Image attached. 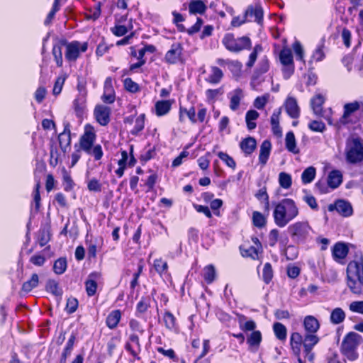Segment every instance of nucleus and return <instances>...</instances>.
<instances>
[{
    "instance_id": "1a4fd4ad",
    "label": "nucleus",
    "mask_w": 363,
    "mask_h": 363,
    "mask_svg": "<svg viewBox=\"0 0 363 363\" xmlns=\"http://www.w3.org/2000/svg\"><path fill=\"white\" fill-rule=\"evenodd\" d=\"M96 121L101 125H106L110 121L111 108L104 105H97L94 111Z\"/></svg>"
},
{
    "instance_id": "13d9d810",
    "label": "nucleus",
    "mask_w": 363,
    "mask_h": 363,
    "mask_svg": "<svg viewBox=\"0 0 363 363\" xmlns=\"http://www.w3.org/2000/svg\"><path fill=\"white\" fill-rule=\"evenodd\" d=\"M59 1L60 0H55L52 10L48 14L47 18L45 20V25H49L51 23L56 12L60 9Z\"/></svg>"
},
{
    "instance_id": "4be33fe9",
    "label": "nucleus",
    "mask_w": 363,
    "mask_h": 363,
    "mask_svg": "<svg viewBox=\"0 0 363 363\" xmlns=\"http://www.w3.org/2000/svg\"><path fill=\"white\" fill-rule=\"evenodd\" d=\"M348 253L347 246L342 242L336 243L333 249V256L335 260L344 259Z\"/></svg>"
},
{
    "instance_id": "7c9ffc66",
    "label": "nucleus",
    "mask_w": 363,
    "mask_h": 363,
    "mask_svg": "<svg viewBox=\"0 0 363 363\" xmlns=\"http://www.w3.org/2000/svg\"><path fill=\"white\" fill-rule=\"evenodd\" d=\"M279 60L284 66L293 65L292 52L289 48H284L279 53Z\"/></svg>"
},
{
    "instance_id": "2eb2a0df",
    "label": "nucleus",
    "mask_w": 363,
    "mask_h": 363,
    "mask_svg": "<svg viewBox=\"0 0 363 363\" xmlns=\"http://www.w3.org/2000/svg\"><path fill=\"white\" fill-rule=\"evenodd\" d=\"M302 345H303V336L299 333H292L290 336V345L295 356L300 355Z\"/></svg>"
},
{
    "instance_id": "8fccbe9b",
    "label": "nucleus",
    "mask_w": 363,
    "mask_h": 363,
    "mask_svg": "<svg viewBox=\"0 0 363 363\" xmlns=\"http://www.w3.org/2000/svg\"><path fill=\"white\" fill-rule=\"evenodd\" d=\"M144 125L145 115L142 114L136 118L134 128L131 130V134L135 135H138L144 128Z\"/></svg>"
},
{
    "instance_id": "09e8293b",
    "label": "nucleus",
    "mask_w": 363,
    "mask_h": 363,
    "mask_svg": "<svg viewBox=\"0 0 363 363\" xmlns=\"http://www.w3.org/2000/svg\"><path fill=\"white\" fill-rule=\"evenodd\" d=\"M185 113L189 120L195 123L196 122V111L194 107H191L189 110L184 108H180V114H179V120L181 121H183V114Z\"/></svg>"
},
{
    "instance_id": "4d7b16f0",
    "label": "nucleus",
    "mask_w": 363,
    "mask_h": 363,
    "mask_svg": "<svg viewBox=\"0 0 363 363\" xmlns=\"http://www.w3.org/2000/svg\"><path fill=\"white\" fill-rule=\"evenodd\" d=\"M124 86L125 89L131 93H136L139 91V86L130 78H126L124 80Z\"/></svg>"
},
{
    "instance_id": "864d4df0",
    "label": "nucleus",
    "mask_w": 363,
    "mask_h": 363,
    "mask_svg": "<svg viewBox=\"0 0 363 363\" xmlns=\"http://www.w3.org/2000/svg\"><path fill=\"white\" fill-rule=\"evenodd\" d=\"M46 289L47 291L56 296H60L62 294V289L59 288L58 284L55 281H49L46 285Z\"/></svg>"
},
{
    "instance_id": "680f3d73",
    "label": "nucleus",
    "mask_w": 363,
    "mask_h": 363,
    "mask_svg": "<svg viewBox=\"0 0 363 363\" xmlns=\"http://www.w3.org/2000/svg\"><path fill=\"white\" fill-rule=\"evenodd\" d=\"M78 307V301L75 298H69L67 301L66 311L71 314L76 311Z\"/></svg>"
},
{
    "instance_id": "338daca9",
    "label": "nucleus",
    "mask_w": 363,
    "mask_h": 363,
    "mask_svg": "<svg viewBox=\"0 0 363 363\" xmlns=\"http://www.w3.org/2000/svg\"><path fill=\"white\" fill-rule=\"evenodd\" d=\"M293 49L298 60H303V49L301 44L298 41H296L293 44Z\"/></svg>"
},
{
    "instance_id": "58836bf2",
    "label": "nucleus",
    "mask_w": 363,
    "mask_h": 363,
    "mask_svg": "<svg viewBox=\"0 0 363 363\" xmlns=\"http://www.w3.org/2000/svg\"><path fill=\"white\" fill-rule=\"evenodd\" d=\"M39 282L37 274H33L30 280L24 282L22 285V291L26 293L30 292L33 289L35 288Z\"/></svg>"
},
{
    "instance_id": "f8f14e48",
    "label": "nucleus",
    "mask_w": 363,
    "mask_h": 363,
    "mask_svg": "<svg viewBox=\"0 0 363 363\" xmlns=\"http://www.w3.org/2000/svg\"><path fill=\"white\" fill-rule=\"evenodd\" d=\"M244 14L247 18L254 17V21L259 25H262L263 23V10L259 4L248 6Z\"/></svg>"
},
{
    "instance_id": "6e6552de",
    "label": "nucleus",
    "mask_w": 363,
    "mask_h": 363,
    "mask_svg": "<svg viewBox=\"0 0 363 363\" xmlns=\"http://www.w3.org/2000/svg\"><path fill=\"white\" fill-rule=\"evenodd\" d=\"M96 140V134L91 127H86L85 133L80 139L81 148L87 154H91V147Z\"/></svg>"
},
{
    "instance_id": "39448f33",
    "label": "nucleus",
    "mask_w": 363,
    "mask_h": 363,
    "mask_svg": "<svg viewBox=\"0 0 363 363\" xmlns=\"http://www.w3.org/2000/svg\"><path fill=\"white\" fill-rule=\"evenodd\" d=\"M288 230L294 241L303 243L309 236L311 228L308 222L298 221L290 225Z\"/></svg>"
},
{
    "instance_id": "bf43d9fd",
    "label": "nucleus",
    "mask_w": 363,
    "mask_h": 363,
    "mask_svg": "<svg viewBox=\"0 0 363 363\" xmlns=\"http://www.w3.org/2000/svg\"><path fill=\"white\" fill-rule=\"evenodd\" d=\"M308 128L315 132H323L325 129V125L320 121H313L308 124Z\"/></svg>"
},
{
    "instance_id": "5701e85b",
    "label": "nucleus",
    "mask_w": 363,
    "mask_h": 363,
    "mask_svg": "<svg viewBox=\"0 0 363 363\" xmlns=\"http://www.w3.org/2000/svg\"><path fill=\"white\" fill-rule=\"evenodd\" d=\"M207 9V6L201 0H193L189 4V13L192 14H203Z\"/></svg>"
},
{
    "instance_id": "a18cd8bd",
    "label": "nucleus",
    "mask_w": 363,
    "mask_h": 363,
    "mask_svg": "<svg viewBox=\"0 0 363 363\" xmlns=\"http://www.w3.org/2000/svg\"><path fill=\"white\" fill-rule=\"evenodd\" d=\"M203 277L208 284L212 283L216 277V269L212 265H208L204 268Z\"/></svg>"
},
{
    "instance_id": "e2e57ef3",
    "label": "nucleus",
    "mask_w": 363,
    "mask_h": 363,
    "mask_svg": "<svg viewBox=\"0 0 363 363\" xmlns=\"http://www.w3.org/2000/svg\"><path fill=\"white\" fill-rule=\"evenodd\" d=\"M86 291L89 296H92L95 294L97 289V284L94 280H87L86 281Z\"/></svg>"
},
{
    "instance_id": "f03ea898",
    "label": "nucleus",
    "mask_w": 363,
    "mask_h": 363,
    "mask_svg": "<svg viewBox=\"0 0 363 363\" xmlns=\"http://www.w3.org/2000/svg\"><path fill=\"white\" fill-rule=\"evenodd\" d=\"M363 342V338L355 332L348 333L343 338L340 346L342 354L350 361L358 358L357 348Z\"/></svg>"
},
{
    "instance_id": "393cba45",
    "label": "nucleus",
    "mask_w": 363,
    "mask_h": 363,
    "mask_svg": "<svg viewBox=\"0 0 363 363\" xmlns=\"http://www.w3.org/2000/svg\"><path fill=\"white\" fill-rule=\"evenodd\" d=\"M121 318V313L119 310H115L111 312L106 318V325L110 329L116 328Z\"/></svg>"
},
{
    "instance_id": "5fc2aeb1",
    "label": "nucleus",
    "mask_w": 363,
    "mask_h": 363,
    "mask_svg": "<svg viewBox=\"0 0 363 363\" xmlns=\"http://www.w3.org/2000/svg\"><path fill=\"white\" fill-rule=\"evenodd\" d=\"M218 156L222 161H223L226 164L228 167L232 168L233 169L235 168L236 163L235 160L232 157L228 155L227 153L219 152L218 153Z\"/></svg>"
},
{
    "instance_id": "cd10ccee",
    "label": "nucleus",
    "mask_w": 363,
    "mask_h": 363,
    "mask_svg": "<svg viewBox=\"0 0 363 363\" xmlns=\"http://www.w3.org/2000/svg\"><path fill=\"white\" fill-rule=\"evenodd\" d=\"M325 101V98L321 94H317L311 100V105L315 114L321 115L322 106Z\"/></svg>"
},
{
    "instance_id": "a211bd4d",
    "label": "nucleus",
    "mask_w": 363,
    "mask_h": 363,
    "mask_svg": "<svg viewBox=\"0 0 363 363\" xmlns=\"http://www.w3.org/2000/svg\"><path fill=\"white\" fill-rule=\"evenodd\" d=\"M303 326L308 333L315 334L320 328V323L314 316L307 315L303 320Z\"/></svg>"
},
{
    "instance_id": "052dcab7",
    "label": "nucleus",
    "mask_w": 363,
    "mask_h": 363,
    "mask_svg": "<svg viewBox=\"0 0 363 363\" xmlns=\"http://www.w3.org/2000/svg\"><path fill=\"white\" fill-rule=\"evenodd\" d=\"M167 263L162 259H157L154 261V268L160 274L167 269Z\"/></svg>"
},
{
    "instance_id": "3c124183",
    "label": "nucleus",
    "mask_w": 363,
    "mask_h": 363,
    "mask_svg": "<svg viewBox=\"0 0 363 363\" xmlns=\"http://www.w3.org/2000/svg\"><path fill=\"white\" fill-rule=\"evenodd\" d=\"M252 221L254 225L258 228H262L266 224V218L261 213L258 211L253 212Z\"/></svg>"
},
{
    "instance_id": "2f4dec72",
    "label": "nucleus",
    "mask_w": 363,
    "mask_h": 363,
    "mask_svg": "<svg viewBox=\"0 0 363 363\" xmlns=\"http://www.w3.org/2000/svg\"><path fill=\"white\" fill-rule=\"evenodd\" d=\"M103 244V239L101 238H95L94 240H90L88 247V256L89 258H95L96 257L97 248L101 247Z\"/></svg>"
},
{
    "instance_id": "e433bc0d",
    "label": "nucleus",
    "mask_w": 363,
    "mask_h": 363,
    "mask_svg": "<svg viewBox=\"0 0 363 363\" xmlns=\"http://www.w3.org/2000/svg\"><path fill=\"white\" fill-rule=\"evenodd\" d=\"M50 230L49 228H40L38 231V240L40 247L45 246L50 240Z\"/></svg>"
},
{
    "instance_id": "c03bdc74",
    "label": "nucleus",
    "mask_w": 363,
    "mask_h": 363,
    "mask_svg": "<svg viewBox=\"0 0 363 363\" xmlns=\"http://www.w3.org/2000/svg\"><path fill=\"white\" fill-rule=\"evenodd\" d=\"M262 51V47L260 44H257L254 47L252 52L249 56V60L247 61L246 66L251 68L254 66L255 61L257 58V54Z\"/></svg>"
},
{
    "instance_id": "0eeeda50",
    "label": "nucleus",
    "mask_w": 363,
    "mask_h": 363,
    "mask_svg": "<svg viewBox=\"0 0 363 363\" xmlns=\"http://www.w3.org/2000/svg\"><path fill=\"white\" fill-rule=\"evenodd\" d=\"M347 277V279L363 278V257L362 255L348 264Z\"/></svg>"
},
{
    "instance_id": "9b49d317",
    "label": "nucleus",
    "mask_w": 363,
    "mask_h": 363,
    "mask_svg": "<svg viewBox=\"0 0 363 363\" xmlns=\"http://www.w3.org/2000/svg\"><path fill=\"white\" fill-rule=\"evenodd\" d=\"M262 336L259 330L253 331L247 335V343L249 345L248 350L252 352L258 351L262 342Z\"/></svg>"
},
{
    "instance_id": "79ce46f5",
    "label": "nucleus",
    "mask_w": 363,
    "mask_h": 363,
    "mask_svg": "<svg viewBox=\"0 0 363 363\" xmlns=\"http://www.w3.org/2000/svg\"><path fill=\"white\" fill-rule=\"evenodd\" d=\"M62 180H63V185H64V189L66 191H71L74 185V183L69 174V173L66 170L65 168L62 169Z\"/></svg>"
},
{
    "instance_id": "b1692460",
    "label": "nucleus",
    "mask_w": 363,
    "mask_h": 363,
    "mask_svg": "<svg viewBox=\"0 0 363 363\" xmlns=\"http://www.w3.org/2000/svg\"><path fill=\"white\" fill-rule=\"evenodd\" d=\"M59 143L61 147L68 146L71 142L70 125L69 123H64V130L58 136Z\"/></svg>"
},
{
    "instance_id": "20e7f679",
    "label": "nucleus",
    "mask_w": 363,
    "mask_h": 363,
    "mask_svg": "<svg viewBox=\"0 0 363 363\" xmlns=\"http://www.w3.org/2000/svg\"><path fill=\"white\" fill-rule=\"evenodd\" d=\"M223 44L230 52H239L243 50H250L252 47L251 40L247 36L235 38L230 33L226 34L223 38Z\"/></svg>"
},
{
    "instance_id": "aec40b11",
    "label": "nucleus",
    "mask_w": 363,
    "mask_h": 363,
    "mask_svg": "<svg viewBox=\"0 0 363 363\" xmlns=\"http://www.w3.org/2000/svg\"><path fill=\"white\" fill-rule=\"evenodd\" d=\"M66 40H60L52 48V55L56 62L57 66L60 67L62 66V47L65 46Z\"/></svg>"
},
{
    "instance_id": "f257e3e1",
    "label": "nucleus",
    "mask_w": 363,
    "mask_h": 363,
    "mask_svg": "<svg viewBox=\"0 0 363 363\" xmlns=\"http://www.w3.org/2000/svg\"><path fill=\"white\" fill-rule=\"evenodd\" d=\"M298 215V208L291 199H284L275 206L273 217L279 228L285 227Z\"/></svg>"
},
{
    "instance_id": "69168bd1",
    "label": "nucleus",
    "mask_w": 363,
    "mask_h": 363,
    "mask_svg": "<svg viewBox=\"0 0 363 363\" xmlns=\"http://www.w3.org/2000/svg\"><path fill=\"white\" fill-rule=\"evenodd\" d=\"M210 155V152H206L204 156H202L198 159V164L201 169L206 170L208 168L210 164L208 157Z\"/></svg>"
},
{
    "instance_id": "473e14b6",
    "label": "nucleus",
    "mask_w": 363,
    "mask_h": 363,
    "mask_svg": "<svg viewBox=\"0 0 363 363\" xmlns=\"http://www.w3.org/2000/svg\"><path fill=\"white\" fill-rule=\"evenodd\" d=\"M285 142L286 147L289 152L294 154L299 152V150L296 147L295 135L293 132L290 131L286 133Z\"/></svg>"
},
{
    "instance_id": "603ef678",
    "label": "nucleus",
    "mask_w": 363,
    "mask_h": 363,
    "mask_svg": "<svg viewBox=\"0 0 363 363\" xmlns=\"http://www.w3.org/2000/svg\"><path fill=\"white\" fill-rule=\"evenodd\" d=\"M163 320L167 328L173 329L176 324V319L174 315L169 311H166L164 314Z\"/></svg>"
},
{
    "instance_id": "bb28decb",
    "label": "nucleus",
    "mask_w": 363,
    "mask_h": 363,
    "mask_svg": "<svg viewBox=\"0 0 363 363\" xmlns=\"http://www.w3.org/2000/svg\"><path fill=\"white\" fill-rule=\"evenodd\" d=\"M320 339L315 334L307 333L303 337V350H312Z\"/></svg>"
},
{
    "instance_id": "6ab92c4d",
    "label": "nucleus",
    "mask_w": 363,
    "mask_h": 363,
    "mask_svg": "<svg viewBox=\"0 0 363 363\" xmlns=\"http://www.w3.org/2000/svg\"><path fill=\"white\" fill-rule=\"evenodd\" d=\"M328 185L331 189L337 188L342 182V174L340 170L331 171L327 179Z\"/></svg>"
},
{
    "instance_id": "49530a36",
    "label": "nucleus",
    "mask_w": 363,
    "mask_h": 363,
    "mask_svg": "<svg viewBox=\"0 0 363 363\" xmlns=\"http://www.w3.org/2000/svg\"><path fill=\"white\" fill-rule=\"evenodd\" d=\"M279 185L284 189H289L291 186V177L286 172H281L279 174Z\"/></svg>"
},
{
    "instance_id": "0e129e2a",
    "label": "nucleus",
    "mask_w": 363,
    "mask_h": 363,
    "mask_svg": "<svg viewBox=\"0 0 363 363\" xmlns=\"http://www.w3.org/2000/svg\"><path fill=\"white\" fill-rule=\"evenodd\" d=\"M65 78L62 77H59L55 81L54 84L52 93L54 95H58L61 93L63 84L65 83Z\"/></svg>"
},
{
    "instance_id": "ddd939ff",
    "label": "nucleus",
    "mask_w": 363,
    "mask_h": 363,
    "mask_svg": "<svg viewBox=\"0 0 363 363\" xmlns=\"http://www.w3.org/2000/svg\"><path fill=\"white\" fill-rule=\"evenodd\" d=\"M335 209L340 215L345 217L350 216L352 214L353 210L351 204L344 200H338L334 206H329V211Z\"/></svg>"
},
{
    "instance_id": "f3484780",
    "label": "nucleus",
    "mask_w": 363,
    "mask_h": 363,
    "mask_svg": "<svg viewBox=\"0 0 363 363\" xmlns=\"http://www.w3.org/2000/svg\"><path fill=\"white\" fill-rule=\"evenodd\" d=\"M240 147L245 155H250L257 147V141L253 137L249 136L240 142Z\"/></svg>"
},
{
    "instance_id": "4c0bfd02",
    "label": "nucleus",
    "mask_w": 363,
    "mask_h": 363,
    "mask_svg": "<svg viewBox=\"0 0 363 363\" xmlns=\"http://www.w3.org/2000/svg\"><path fill=\"white\" fill-rule=\"evenodd\" d=\"M74 341L75 335H72L67 342L66 347L63 352L62 353V356L60 361V363H66L67 358L71 354V352L73 349Z\"/></svg>"
},
{
    "instance_id": "de8ad7c7",
    "label": "nucleus",
    "mask_w": 363,
    "mask_h": 363,
    "mask_svg": "<svg viewBox=\"0 0 363 363\" xmlns=\"http://www.w3.org/2000/svg\"><path fill=\"white\" fill-rule=\"evenodd\" d=\"M273 270L270 263L267 262L264 265L262 271V279L265 284H268L272 279Z\"/></svg>"
},
{
    "instance_id": "412c9836",
    "label": "nucleus",
    "mask_w": 363,
    "mask_h": 363,
    "mask_svg": "<svg viewBox=\"0 0 363 363\" xmlns=\"http://www.w3.org/2000/svg\"><path fill=\"white\" fill-rule=\"evenodd\" d=\"M360 103L358 101H354L352 103H348L344 106V113L340 118L342 123H347V118L354 112L360 108Z\"/></svg>"
},
{
    "instance_id": "6e6d98bb",
    "label": "nucleus",
    "mask_w": 363,
    "mask_h": 363,
    "mask_svg": "<svg viewBox=\"0 0 363 363\" xmlns=\"http://www.w3.org/2000/svg\"><path fill=\"white\" fill-rule=\"evenodd\" d=\"M239 327H240V330L245 333L250 332V331L252 333L253 331H256L255 328L257 327V325L254 320H250L246 321L245 323H242V321H240Z\"/></svg>"
},
{
    "instance_id": "c85d7f7f",
    "label": "nucleus",
    "mask_w": 363,
    "mask_h": 363,
    "mask_svg": "<svg viewBox=\"0 0 363 363\" xmlns=\"http://www.w3.org/2000/svg\"><path fill=\"white\" fill-rule=\"evenodd\" d=\"M346 315L341 308H335L330 313V320L334 325L342 323L345 319Z\"/></svg>"
},
{
    "instance_id": "423d86ee",
    "label": "nucleus",
    "mask_w": 363,
    "mask_h": 363,
    "mask_svg": "<svg viewBox=\"0 0 363 363\" xmlns=\"http://www.w3.org/2000/svg\"><path fill=\"white\" fill-rule=\"evenodd\" d=\"M65 58L69 62H74L79 57L80 52H84L88 48L86 42L80 43L74 40L71 43L66 41Z\"/></svg>"
},
{
    "instance_id": "f704fd0d",
    "label": "nucleus",
    "mask_w": 363,
    "mask_h": 363,
    "mask_svg": "<svg viewBox=\"0 0 363 363\" xmlns=\"http://www.w3.org/2000/svg\"><path fill=\"white\" fill-rule=\"evenodd\" d=\"M211 74L206 79V81L211 84H218L223 78V73L218 67H211Z\"/></svg>"
},
{
    "instance_id": "72a5a7b5",
    "label": "nucleus",
    "mask_w": 363,
    "mask_h": 363,
    "mask_svg": "<svg viewBox=\"0 0 363 363\" xmlns=\"http://www.w3.org/2000/svg\"><path fill=\"white\" fill-rule=\"evenodd\" d=\"M273 331L276 337L280 341H284L286 339L287 330L284 325L277 322L273 324Z\"/></svg>"
},
{
    "instance_id": "a878e982",
    "label": "nucleus",
    "mask_w": 363,
    "mask_h": 363,
    "mask_svg": "<svg viewBox=\"0 0 363 363\" xmlns=\"http://www.w3.org/2000/svg\"><path fill=\"white\" fill-rule=\"evenodd\" d=\"M347 286L355 294L363 293V278L347 279Z\"/></svg>"
},
{
    "instance_id": "774afa93",
    "label": "nucleus",
    "mask_w": 363,
    "mask_h": 363,
    "mask_svg": "<svg viewBox=\"0 0 363 363\" xmlns=\"http://www.w3.org/2000/svg\"><path fill=\"white\" fill-rule=\"evenodd\" d=\"M350 309L352 312L363 314V301L352 302L350 305Z\"/></svg>"
},
{
    "instance_id": "c9c22d12",
    "label": "nucleus",
    "mask_w": 363,
    "mask_h": 363,
    "mask_svg": "<svg viewBox=\"0 0 363 363\" xmlns=\"http://www.w3.org/2000/svg\"><path fill=\"white\" fill-rule=\"evenodd\" d=\"M171 108V103L169 101H159L155 104L156 114L162 116L167 114Z\"/></svg>"
},
{
    "instance_id": "9d476101",
    "label": "nucleus",
    "mask_w": 363,
    "mask_h": 363,
    "mask_svg": "<svg viewBox=\"0 0 363 363\" xmlns=\"http://www.w3.org/2000/svg\"><path fill=\"white\" fill-rule=\"evenodd\" d=\"M182 47L180 43H174L172 45L164 57V60L168 64H176L180 61L182 53Z\"/></svg>"
},
{
    "instance_id": "37998d69",
    "label": "nucleus",
    "mask_w": 363,
    "mask_h": 363,
    "mask_svg": "<svg viewBox=\"0 0 363 363\" xmlns=\"http://www.w3.org/2000/svg\"><path fill=\"white\" fill-rule=\"evenodd\" d=\"M67 269V260L66 258L60 257L57 259L53 265V270L57 274H63Z\"/></svg>"
},
{
    "instance_id": "7ed1b4c3",
    "label": "nucleus",
    "mask_w": 363,
    "mask_h": 363,
    "mask_svg": "<svg viewBox=\"0 0 363 363\" xmlns=\"http://www.w3.org/2000/svg\"><path fill=\"white\" fill-rule=\"evenodd\" d=\"M345 155L347 162L356 164L363 160V140L359 137L348 139L346 143Z\"/></svg>"
},
{
    "instance_id": "dca6fc26",
    "label": "nucleus",
    "mask_w": 363,
    "mask_h": 363,
    "mask_svg": "<svg viewBox=\"0 0 363 363\" xmlns=\"http://www.w3.org/2000/svg\"><path fill=\"white\" fill-rule=\"evenodd\" d=\"M271 149L272 144L269 140H265L261 144L259 155V162L262 166H264L267 164L270 155Z\"/></svg>"
},
{
    "instance_id": "c756f323",
    "label": "nucleus",
    "mask_w": 363,
    "mask_h": 363,
    "mask_svg": "<svg viewBox=\"0 0 363 363\" xmlns=\"http://www.w3.org/2000/svg\"><path fill=\"white\" fill-rule=\"evenodd\" d=\"M243 97L242 91L240 89H236L231 94L230 108L232 111H236L240 105V101Z\"/></svg>"
},
{
    "instance_id": "ea45409f",
    "label": "nucleus",
    "mask_w": 363,
    "mask_h": 363,
    "mask_svg": "<svg viewBox=\"0 0 363 363\" xmlns=\"http://www.w3.org/2000/svg\"><path fill=\"white\" fill-rule=\"evenodd\" d=\"M85 97L86 96H78L73 102L74 111L78 117H81L82 116L85 108Z\"/></svg>"
},
{
    "instance_id": "a19ab883",
    "label": "nucleus",
    "mask_w": 363,
    "mask_h": 363,
    "mask_svg": "<svg viewBox=\"0 0 363 363\" xmlns=\"http://www.w3.org/2000/svg\"><path fill=\"white\" fill-rule=\"evenodd\" d=\"M315 168L311 166L307 167L301 174V180L303 184L311 183L315 177Z\"/></svg>"
},
{
    "instance_id": "4468645a",
    "label": "nucleus",
    "mask_w": 363,
    "mask_h": 363,
    "mask_svg": "<svg viewBox=\"0 0 363 363\" xmlns=\"http://www.w3.org/2000/svg\"><path fill=\"white\" fill-rule=\"evenodd\" d=\"M288 115L292 118H297L300 115V108L295 98L289 96L284 104Z\"/></svg>"
}]
</instances>
